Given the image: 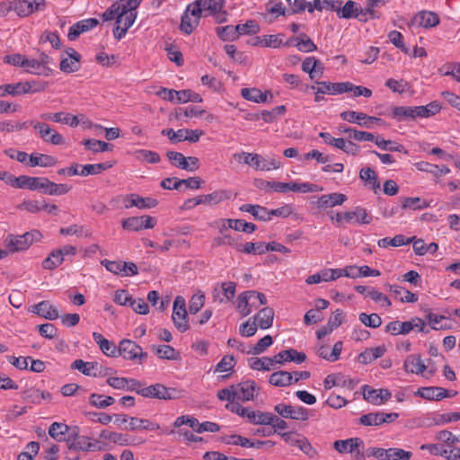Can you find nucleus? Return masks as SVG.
<instances>
[{
	"label": "nucleus",
	"instance_id": "nucleus-45",
	"mask_svg": "<svg viewBox=\"0 0 460 460\" xmlns=\"http://www.w3.org/2000/svg\"><path fill=\"white\" fill-rule=\"evenodd\" d=\"M267 247V243L263 242L259 243H252L248 242L244 245L239 243L236 245V251L239 252H243L247 254H263L267 252L265 248Z\"/></svg>",
	"mask_w": 460,
	"mask_h": 460
},
{
	"label": "nucleus",
	"instance_id": "nucleus-17",
	"mask_svg": "<svg viewBox=\"0 0 460 460\" xmlns=\"http://www.w3.org/2000/svg\"><path fill=\"white\" fill-rule=\"evenodd\" d=\"M99 24L96 18H89L77 22L69 29L67 38L69 40H75L81 33L88 31Z\"/></svg>",
	"mask_w": 460,
	"mask_h": 460
},
{
	"label": "nucleus",
	"instance_id": "nucleus-36",
	"mask_svg": "<svg viewBox=\"0 0 460 460\" xmlns=\"http://www.w3.org/2000/svg\"><path fill=\"white\" fill-rule=\"evenodd\" d=\"M386 352L385 345L377 346L376 348L366 349L363 352L358 355V361L361 364L367 365L374 360L383 357Z\"/></svg>",
	"mask_w": 460,
	"mask_h": 460
},
{
	"label": "nucleus",
	"instance_id": "nucleus-60",
	"mask_svg": "<svg viewBox=\"0 0 460 460\" xmlns=\"http://www.w3.org/2000/svg\"><path fill=\"white\" fill-rule=\"evenodd\" d=\"M64 261V258H62V253L60 251L54 250L49 255L43 260L42 267L45 270H54Z\"/></svg>",
	"mask_w": 460,
	"mask_h": 460
},
{
	"label": "nucleus",
	"instance_id": "nucleus-11",
	"mask_svg": "<svg viewBox=\"0 0 460 460\" xmlns=\"http://www.w3.org/2000/svg\"><path fill=\"white\" fill-rule=\"evenodd\" d=\"M33 128L38 131L41 139L46 143H50L52 145H63L65 143V139L61 134L54 130L44 122H31Z\"/></svg>",
	"mask_w": 460,
	"mask_h": 460
},
{
	"label": "nucleus",
	"instance_id": "nucleus-55",
	"mask_svg": "<svg viewBox=\"0 0 460 460\" xmlns=\"http://www.w3.org/2000/svg\"><path fill=\"white\" fill-rule=\"evenodd\" d=\"M359 7V4L352 0H349L345 3V4L341 7L340 6L337 11V15L339 18L343 19H350L357 16L356 13Z\"/></svg>",
	"mask_w": 460,
	"mask_h": 460
},
{
	"label": "nucleus",
	"instance_id": "nucleus-58",
	"mask_svg": "<svg viewBox=\"0 0 460 460\" xmlns=\"http://www.w3.org/2000/svg\"><path fill=\"white\" fill-rule=\"evenodd\" d=\"M295 40L296 47L302 52H312L317 49V46L305 33L299 34Z\"/></svg>",
	"mask_w": 460,
	"mask_h": 460
},
{
	"label": "nucleus",
	"instance_id": "nucleus-19",
	"mask_svg": "<svg viewBox=\"0 0 460 460\" xmlns=\"http://www.w3.org/2000/svg\"><path fill=\"white\" fill-rule=\"evenodd\" d=\"M199 205L215 206L220 202L231 198V191L226 190H217L212 193L198 196Z\"/></svg>",
	"mask_w": 460,
	"mask_h": 460
},
{
	"label": "nucleus",
	"instance_id": "nucleus-5",
	"mask_svg": "<svg viewBox=\"0 0 460 460\" xmlns=\"http://www.w3.org/2000/svg\"><path fill=\"white\" fill-rule=\"evenodd\" d=\"M140 395L146 398L173 400L180 397V392L175 388L166 387L163 384H155L144 387L140 391Z\"/></svg>",
	"mask_w": 460,
	"mask_h": 460
},
{
	"label": "nucleus",
	"instance_id": "nucleus-49",
	"mask_svg": "<svg viewBox=\"0 0 460 460\" xmlns=\"http://www.w3.org/2000/svg\"><path fill=\"white\" fill-rule=\"evenodd\" d=\"M129 430H135L137 429H143L146 430H155L159 429L160 426L157 423L152 422L146 419H139L136 417H131L129 419L128 427L126 428Z\"/></svg>",
	"mask_w": 460,
	"mask_h": 460
},
{
	"label": "nucleus",
	"instance_id": "nucleus-63",
	"mask_svg": "<svg viewBox=\"0 0 460 460\" xmlns=\"http://www.w3.org/2000/svg\"><path fill=\"white\" fill-rule=\"evenodd\" d=\"M376 145L382 150L408 154V151L404 148L402 145L395 143L392 140H385L380 138L379 137H376Z\"/></svg>",
	"mask_w": 460,
	"mask_h": 460
},
{
	"label": "nucleus",
	"instance_id": "nucleus-34",
	"mask_svg": "<svg viewBox=\"0 0 460 460\" xmlns=\"http://www.w3.org/2000/svg\"><path fill=\"white\" fill-rule=\"evenodd\" d=\"M319 85L317 88V93H328V94H341L346 91V82L341 83H332L327 81L316 82Z\"/></svg>",
	"mask_w": 460,
	"mask_h": 460
},
{
	"label": "nucleus",
	"instance_id": "nucleus-14",
	"mask_svg": "<svg viewBox=\"0 0 460 460\" xmlns=\"http://www.w3.org/2000/svg\"><path fill=\"white\" fill-rule=\"evenodd\" d=\"M125 208L137 207L138 208H153L158 205V200L150 197L143 198L137 194H128L123 197Z\"/></svg>",
	"mask_w": 460,
	"mask_h": 460
},
{
	"label": "nucleus",
	"instance_id": "nucleus-7",
	"mask_svg": "<svg viewBox=\"0 0 460 460\" xmlns=\"http://www.w3.org/2000/svg\"><path fill=\"white\" fill-rule=\"evenodd\" d=\"M172 318L175 327L181 332H184L189 329L188 313L186 310L185 300L180 296H176L173 302Z\"/></svg>",
	"mask_w": 460,
	"mask_h": 460
},
{
	"label": "nucleus",
	"instance_id": "nucleus-8",
	"mask_svg": "<svg viewBox=\"0 0 460 460\" xmlns=\"http://www.w3.org/2000/svg\"><path fill=\"white\" fill-rule=\"evenodd\" d=\"M274 411L285 419L305 421L309 418L308 409L303 406L279 403L274 407Z\"/></svg>",
	"mask_w": 460,
	"mask_h": 460
},
{
	"label": "nucleus",
	"instance_id": "nucleus-59",
	"mask_svg": "<svg viewBox=\"0 0 460 460\" xmlns=\"http://www.w3.org/2000/svg\"><path fill=\"white\" fill-rule=\"evenodd\" d=\"M153 351L163 359L174 360L177 359L178 352L170 345L152 346Z\"/></svg>",
	"mask_w": 460,
	"mask_h": 460
},
{
	"label": "nucleus",
	"instance_id": "nucleus-24",
	"mask_svg": "<svg viewBox=\"0 0 460 460\" xmlns=\"http://www.w3.org/2000/svg\"><path fill=\"white\" fill-rule=\"evenodd\" d=\"M306 359V355L304 352H299L295 349L281 350L275 355V363L283 364L287 361H292L300 364Z\"/></svg>",
	"mask_w": 460,
	"mask_h": 460
},
{
	"label": "nucleus",
	"instance_id": "nucleus-22",
	"mask_svg": "<svg viewBox=\"0 0 460 460\" xmlns=\"http://www.w3.org/2000/svg\"><path fill=\"white\" fill-rule=\"evenodd\" d=\"M236 291V284L234 282H223L221 284V288L219 289L216 287L213 290V297L215 300H218L220 303H223L225 300L230 301L235 296Z\"/></svg>",
	"mask_w": 460,
	"mask_h": 460
},
{
	"label": "nucleus",
	"instance_id": "nucleus-41",
	"mask_svg": "<svg viewBox=\"0 0 460 460\" xmlns=\"http://www.w3.org/2000/svg\"><path fill=\"white\" fill-rule=\"evenodd\" d=\"M46 177H31L22 175L21 189H29L31 190H40L43 193Z\"/></svg>",
	"mask_w": 460,
	"mask_h": 460
},
{
	"label": "nucleus",
	"instance_id": "nucleus-46",
	"mask_svg": "<svg viewBox=\"0 0 460 460\" xmlns=\"http://www.w3.org/2000/svg\"><path fill=\"white\" fill-rule=\"evenodd\" d=\"M412 331V323L410 322L393 321L385 326V332L393 335L408 334Z\"/></svg>",
	"mask_w": 460,
	"mask_h": 460
},
{
	"label": "nucleus",
	"instance_id": "nucleus-12",
	"mask_svg": "<svg viewBox=\"0 0 460 460\" xmlns=\"http://www.w3.org/2000/svg\"><path fill=\"white\" fill-rule=\"evenodd\" d=\"M363 398L374 405H381L387 402L392 394L387 389H374L367 385H363Z\"/></svg>",
	"mask_w": 460,
	"mask_h": 460
},
{
	"label": "nucleus",
	"instance_id": "nucleus-57",
	"mask_svg": "<svg viewBox=\"0 0 460 460\" xmlns=\"http://www.w3.org/2000/svg\"><path fill=\"white\" fill-rule=\"evenodd\" d=\"M112 164L106 162V163H101V164H85L82 166V169L80 170V175L81 176H87V175H95L99 174L102 172L111 168Z\"/></svg>",
	"mask_w": 460,
	"mask_h": 460
},
{
	"label": "nucleus",
	"instance_id": "nucleus-56",
	"mask_svg": "<svg viewBox=\"0 0 460 460\" xmlns=\"http://www.w3.org/2000/svg\"><path fill=\"white\" fill-rule=\"evenodd\" d=\"M81 55L76 54L74 59L69 58H63L59 64V68L62 72L70 74L78 71L80 68Z\"/></svg>",
	"mask_w": 460,
	"mask_h": 460
},
{
	"label": "nucleus",
	"instance_id": "nucleus-39",
	"mask_svg": "<svg viewBox=\"0 0 460 460\" xmlns=\"http://www.w3.org/2000/svg\"><path fill=\"white\" fill-rule=\"evenodd\" d=\"M353 219L358 224H370L372 222V217L362 207H357L355 210L344 213V220L346 222L350 223Z\"/></svg>",
	"mask_w": 460,
	"mask_h": 460
},
{
	"label": "nucleus",
	"instance_id": "nucleus-3",
	"mask_svg": "<svg viewBox=\"0 0 460 460\" xmlns=\"http://www.w3.org/2000/svg\"><path fill=\"white\" fill-rule=\"evenodd\" d=\"M226 4L225 0H196L187 6V12L192 16H208L221 11Z\"/></svg>",
	"mask_w": 460,
	"mask_h": 460
},
{
	"label": "nucleus",
	"instance_id": "nucleus-43",
	"mask_svg": "<svg viewBox=\"0 0 460 460\" xmlns=\"http://www.w3.org/2000/svg\"><path fill=\"white\" fill-rule=\"evenodd\" d=\"M239 209L243 212L252 214V216L256 220L269 221L268 209L265 207L260 205L243 204L239 208Z\"/></svg>",
	"mask_w": 460,
	"mask_h": 460
},
{
	"label": "nucleus",
	"instance_id": "nucleus-64",
	"mask_svg": "<svg viewBox=\"0 0 460 460\" xmlns=\"http://www.w3.org/2000/svg\"><path fill=\"white\" fill-rule=\"evenodd\" d=\"M69 430L66 424L60 422H54L49 429V435L57 441L65 440V435Z\"/></svg>",
	"mask_w": 460,
	"mask_h": 460
},
{
	"label": "nucleus",
	"instance_id": "nucleus-47",
	"mask_svg": "<svg viewBox=\"0 0 460 460\" xmlns=\"http://www.w3.org/2000/svg\"><path fill=\"white\" fill-rule=\"evenodd\" d=\"M71 189L72 187L67 184H58L46 178L43 193L48 195L59 196L66 194Z\"/></svg>",
	"mask_w": 460,
	"mask_h": 460
},
{
	"label": "nucleus",
	"instance_id": "nucleus-28",
	"mask_svg": "<svg viewBox=\"0 0 460 460\" xmlns=\"http://www.w3.org/2000/svg\"><path fill=\"white\" fill-rule=\"evenodd\" d=\"M363 447V440L359 438H351L345 440H336L333 447L339 453H353L358 447Z\"/></svg>",
	"mask_w": 460,
	"mask_h": 460
},
{
	"label": "nucleus",
	"instance_id": "nucleus-2",
	"mask_svg": "<svg viewBox=\"0 0 460 460\" xmlns=\"http://www.w3.org/2000/svg\"><path fill=\"white\" fill-rule=\"evenodd\" d=\"M234 158L241 163L242 161L253 167L256 170L270 171L271 169H279L281 165L280 162L276 159L267 161L261 155L254 153L241 152L234 155Z\"/></svg>",
	"mask_w": 460,
	"mask_h": 460
},
{
	"label": "nucleus",
	"instance_id": "nucleus-16",
	"mask_svg": "<svg viewBox=\"0 0 460 460\" xmlns=\"http://www.w3.org/2000/svg\"><path fill=\"white\" fill-rule=\"evenodd\" d=\"M66 440L69 443V448L72 449L84 451L93 450L95 448L98 450L102 449L101 447H96L97 441L93 443L90 441V438L86 436H79L77 432H74L69 435Z\"/></svg>",
	"mask_w": 460,
	"mask_h": 460
},
{
	"label": "nucleus",
	"instance_id": "nucleus-30",
	"mask_svg": "<svg viewBox=\"0 0 460 460\" xmlns=\"http://www.w3.org/2000/svg\"><path fill=\"white\" fill-rule=\"evenodd\" d=\"M94 341L99 345L100 349L108 357L116 358L118 352V347L113 341H110L103 337L102 333L94 332L93 333Z\"/></svg>",
	"mask_w": 460,
	"mask_h": 460
},
{
	"label": "nucleus",
	"instance_id": "nucleus-21",
	"mask_svg": "<svg viewBox=\"0 0 460 460\" xmlns=\"http://www.w3.org/2000/svg\"><path fill=\"white\" fill-rule=\"evenodd\" d=\"M31 311L48 320H56L59 317L58 309L45 300L33 305Z\"/></svg>",
	"mask_w": 460,
	"mask_h": 460
},
{
	"label": "nucleus",
	"instance_id": "nucleus-15",
	"mask_svg": "<svg viewBox=\"0 0 460 460\" xmlns=\"http://www.w3.org/2000/svg\"><path fill=\"white\" fill-rule=\"evenodd\" d=\"M440 22L439 16L430 11H420L411 19V24L418 27L432 28L437 26Z\"/></svg>",
	"mask_w": 460,
	"mask_h": 460
},
{
	"label": "nucleus",
	"instance_id": "nucleus-9",
	"mask_svg": "<svg viewBox=\"0 0 460 460\" xmlns=\"http://www.w3.org/2000/svg\"><path fill=\"white\" fill-rule=\"evenodd\" d=\"M156 225V219L153 217L144 215L140 217H130L122 220V227L128 231H140L152 229Z\"/></svg>",
	"mask_w": 460,
	"mask_h": 460
},
{
	"label": "nucleus",
	"instance_id": "nucleus-48",
	"mask_svg": "<svg viewBox=\"0 0 460 460\" xmlns=\"http://www.w3.org/2000/svg\"><path fill=\"white\" fill-rule=\"evenodd\" d=\"M189 13H190V12H187L186 9L181 16V22L180 25V30L187 35H190L193 32V31L199 25V20L201 18V16H194V19L192 20Z\"/></svg>",
	"mask_w": 460,
	"mask_h": 460
},
{
	"label": "nucleus",
	"instance_id": "nucleus-42",
	"mask_svg": "<svg viewBox=\"0 0 460 460\" xmlns=\"http://www.w3.org/2000/svg\"><path fill=\"white\" fill-rule=\"evenodd\" d=\"M269 382L275 386H288L293 383V374L284 370L277 371L270 376Z\"/></svg>",
	"mask_w": 460,
	"mask_h": 460
},
{
	"label": "nucleus",
	"instance_id": "nucleus-4",
	"mask_svg": "<svg viewBox=\"0 0 460 460\" xmlns=\"http://www.w3.org/2000/svg\"><path fill=\"white\" fill-rule=\"evenodd\" d=\"M118 356H121L127 360L136 361L138 364H141L148 357L147 353L143 352L142 348L138 344L128 339H124L119 343Z\"/></svg>",
	"mask_w": 460,
	"mask_h": 460
},
{
	"label": "nucleus",
	"instance_id": "nucleus-40",
	"mask_svg": "<svg viewBox=\"0 0 460 460\" xmlns=\"http://www.w3.org/2000/svg\"><path fill=\"white\" fill-rule=\"evenodd\" d=\"M30 166L52 167L58 164L55 156L45 154H31L29 156Z\"/></svg>",
	"mask_w": 460,
	"mask_h": 460
},
{
	"label": "nucleus",
	"instance_id": "nucleus-20",
	"mask_svg": "<svg viewBox=\"0 0 460 460\" xmlns=\"http://www.w3.org/2000/svg\"><path fill=\"white\" fill-rule=\"evenodd\" d=\"M72 369H77L82 374L89 376H98L102 374V366L98 362H85L83 359H76L71 365Z\"/></svg>",
	"mask_w": 460,
	"mask_h": 460
},
{
	"label": "nucleus",
	"instance_id": "nucleus-25",
	"mask_svg": "<svg viewBox=\"0 0 460 460\" xmlns=\"http://www.w3.org/2000/svg\"><path fill=\"white\" fill-rule=\"evenodd\" d=\"M42 120H52L54 122H60L63 124L69 125L71 127H76L79 124V120L76 116H72L66 112H56V113H42L40 115Z\"/></svg>",
	"mask_w": 460,
	"mask_h": 460
},
{
	"label": "nucleus",
	"instance_id": "nucleus-33",
	"mask_svg": "<svg viewBox=\"0 0 460 460\" xmlns=\"http://www.w3.org/2000/svg\"><path fill=\"white\" fill-rule=\"evenodd\" d=\"M442 109L438 101L429 102L425 106H413L415 119L418 118H429L438 114Z\"/></svg>",
	"mask_w": 460,
	"mask_h": 460
},
{
	"label": "nucleus",
	"instance_id": "nucleus-26",
	"mask_svg": "<svg viewBox=\"0 0 460 460\" xmlns=\"http://www.w3.org/2000/svg\"><path fill=\"white\" fill-rule=\"evenodd\" d=\"M100 437L104 439H109L110 441L118 444L119 446H128V445H136L142 443V441H136L135 438H132L128 434L117 433L108 430H102L100 434Z\"/></svg>",
	"mask_w": 460,
	"mask_h": 460
},
{
	"label": "nucleus",
	"instance_id": "nucleus-52",
	"mask_svg": "<svg viewBox=\"0 0 460 460\" xmlns=\"http://www.w3.org/2000/svg\"><path fill=\"white\" fill-rule=\"evenodd\" d=\"M13 10L20 17H27L31 14V7L29 0H16L10 3L6 11Z\"/></svg>",
	"mask_w": 460,
	"mask_h": 460
},
{
	"label": "nucleus",
	"instance_id": "nucleus-35",
	"mask_svg": "<svg viewBox=\"0 0 460 460\" xmlns=\"http://www.w3.org/2000/svg\"><path fill=\"white\" fill-rule=\"evenodd\" d=\"M387 287L394 297L402 303H414L418 300L417 295L401 286L388 284Z\"/></svg>",
	"mask_w": 460,
	"mask_h": 460
},
{
	"label": "nucleus",
	"instance_id": "nucleus-37",
	"mask_svg": "<svg viewBox=\"0 0 460 460\" xmlns=\"http://www.w3.org/2000/svg\"><path fill=\"white\" fill-rule=\"evenodd\" d=\"M279 435L281 436L285 442L292 446L298 447L299 449L302 450L306 455H310V452L313 450V447L311 446L308 439L305 437H302L301 438H294L292 432H283L279 433Z\"/></svg>",
	"mask_w": 460,
	"mask_h": 460
},
{
	"label": "nucleus",
	"instance_id": "nucleus-31",
	"mask_svg": "<svg viewBox=\"0 0 460 460\" xmlns=\"http://www.w3.org/2000/svg\"><path fill=\"white\" fill-rule=\"evenodd\" d=\"M255 321L257 326L265 330L272 326L274 319V310L266 306L259 311V313L252 318Z\"/></svg>",
	"mask_w": 460,
	"mask_h": 460
},
{
	"label": "nucleus",
	"instance_id": "nucleus-13",
	"mask_svg": "<svg viewBox=\"0 0 460 460\" xmlns=\"http://www.w3.org/2000/svg\"><path fill=\"white\" fill-rule=\"evenodd\" d=\"M46 88L47 84H42L32 89L31 83L29 81L4 84L5 95L11 94L13 96L20 95L22 93L43 92L46 90Z\"/></svg>",
	"mask_w": 460,
	"mask_h": 460
},
{
	"label": "nucleus",
	"instance_id": "nucleus-44",
	"mask_svg": "<svg viewBox=\"0 0 460 460\" xmlns=\"http://www.w3.org/2000/svg\"><path fill=\"white\" fill-rule=\"evenodd\" d=\"M414 239V236L405 238V236L402 234H396L394 238L385 237L378 240L377 244L381 248H387L388 246L399 247L411 243Z\"/></svg>",
	"mask_w": 460,
	"mask_h": 460
},
{
	"label": "nucleus",
	"instance_id": "nucleus-53",
	"mask_svg": "<svg viewBox=\"0 0 460 460\" xmlns=\"http://www.w3.org/2000/svg\"><path fill=\"white\" fill-rule=\"evenodd\" d=\"M279 35H264L262 38L256 37L251 42L252 45H261L262 47L278 48L282 44Z\"/></svg>",
	"mask_w": 460,
	"mask_h": 460
},
{
	"label": "nucleus",
	"instance_id": "nucleus-27",
	"mask_svg": "<svg viewBox=\"0 0 460 460\" xmlns=\"http://www.w3.org/2000/svg\"><path fill=\"white\" fill-rule=\"evenodd\" d=\"M347 200V196L342 193H331L322 195L316 204L319 208H332L335 206L342 205Z\"/></svg>",
	"mask_w": 460,
	"mask_h": 460
},
{
	"label": "nucleus",
	"instance_id": "nucleus-50",
	"mask_svg": "<svg viewBox=\"0 0 460 460\" xmlns=\"http://www.w3.org/2000/svg\"><path fill=\"white\" fill-rule=\"evenodd\" d=\"M392 117L397 121L415 120L413 106H396L392 110Z\"/></svg>",
	"mask_w": 460,
	"mask_h": 460
},
{
	"label": "nucleus",
	"instance_id": "nucleus-1",
	"mask_svg": "<svg viewBox=\"0 0 460 460\" xmlns=\"http://www.w3.org/2000/svg\"><path fill=\"white\" fill-rule=\"evenodd\" d=\"M42 234L38 230L26 232L23 234H10L4 239V245L9 252L14 253L26 251L34 242L40 240Z\"/></svg>",
	"mask_w": 460,
	"mask_h": 460
},
{
	"label": "nucleus",
	"instance_id": "nucleus-18",
	"mask_svg": "<svg viewBox=\"0 0 460 460\" xmlns=\"http://www.w3.org/2000/svg\"><path fill=\"white\" fill-rule=\"evenodd\" d=\"M256 389H258V386L253 380H247L234 385L236 400L242 402L252 400Z\"/></svg>",
	"mask_w": 460,
	"mask_h": 460
},
{
	"label": "nucleus",
	"instance_id": "nucleus-32",
	"mask_svg": "<svg viewBox=\"0 0 460 460\" xmlns=\"http://www.w3.org/2000/svg\"><path fill=\"white\" fill-rule=\"evenodd\" d=\"M403 367L406 372L412 374H422L427 369V366L418 354L409 355L404 361Z\"/></svg>",
	"mask_w": 460,
	"mask_h": 460
},
{
	"label": "nucleus",
	"instance_id": "nucleus-29",
	"mask_svg": "<svg viewBox=\"0 0 460 460\" xmlns=\"http://www.w3.org/2000/svg\"><path fill=\"white\" fill-rule=\"evenodd\" d=\"M251 294H254V290L244 291L238 296L237 309L243 316L249 315L252 308H258V305L250 304V301L252 300Z\"/></svg>",
	"mask_w": 460,
	"mask_h": 460
},
{
	"label": "nucleus",
	"instance_id": "nucleus-38",
	"mask_svg": "<svg viewBox=\"0 0 460 460\" xmlns=\"http://www.w3.org/2000/svg\"><path fill=\"white\" fill-rule=\"evenodd\" d=\"M359 179L369 186L375 193L380 189V182L376 172L370 167H364L359 171Z\"/></svg>",
	"mask_w": 460,
	"mask_h": 460
},
{
	"label": "nucleus",
	"instance_id": "nucleus-54",
	"mask_svg": "<svg viewBox=\"0 0 460 460\" xmlns=\"http://www.w3.org/2000/svg\"><path fill=\"white\" fill-rule=\"evenodd\" d=\"M275 363V356L273 358L264 357L262 358H251L249 359V366L251 368L255 370H270L271 367Z\"/></svg>",
	"mask_w": 460,
	"mask_h": 460
},
{
	"label": "nucleus",
	"instance_id": "nucleus-10",
	"mask_svg": "<svg viewBox=\"0 0 460 460\" xmlns=\"http://www.w3.org/2000/svg\"><path fill=\"white\" fill-rule=\"evenodd\" d=\"M203 181L199 177H190L188 179H178L176 177H167L161 181V187L164 190H180L181 185H185L191 190L201 188Z\"/></svg>",
	"mask_w": 460,
	"mask_h": 460
},
{
	"label": "nucleus",
	"instance_id": "nucleus-62",
	"mask_svg": "<svg viewBox=\"0 0 460 460\" xmlns=\"http://www.w3.org/2000/svg\"><path fill=\"white\" fill-rule=\"evenodd\" d=\"M417 166L420 171L430 172L435 176L446 175L450 172V169L447 165H442L440 167L427 162H421L419 163Z\"/></svg>",
	"mask_w": 460,
	"mask_h": 460
},
{
	"label": "nucleus",
	"instance_id": "nucleus-61",
	"mask_svg": "<svg viewBox=\"0 0 460 460\" xmlns=\"http://www.w3.org/2000/svg\"><path fill=\"white\" fill-rule=\"evenodd\" d=\"M412 243L413 251L418 255H424L427 252L435 253L438 249V243H430L429 245H426L422 239L415 238Z\"/></svg>",
	"mask_w": 460,
	"mask_h": 460
},
{
	"label": "nucleus",
	"instance_id": "nucleus-6",
	"mask_svg": "<svg viewBox=\"0 0 460 460\" xmlns=\"http://www.w3.org/2000/svg\"><path fill=\"white\" fill-rule=\"evenodd\" d=\"M340 117L349 123H357L361 127L369 128L372 123L377 125H385V120L380 118L368 116L363 112H358L354 111H346L340 114Z\"/></svg>",
	"mask_w": 460,
	"mask_h": 460
},
{
	"label": "nucleus",
	"instance_id": "nucleus-51",
	"mask_svg": "<svg viewBox=\"0 0 460 460\" xmlns=\"http://www.w3.org/2000/svg\"><path fill=\"white\" fill-rule=\"evenodd\" d=\"M227 222V227H230L231 229H234L235 231L243 232L252 234L256 229L257 226L253 223L246 222L243 219H226Z\"/></svg>",
	"mask_w": 460,
	"mask_h": 460
},
{
	"label": "nucleus",
	"instance_id": "nucleus-23",
	"mask_svg": "<svg viewBox=\"0 0 460 460\" xmlns=\"http://www.w3.org/2000/svg\"><path fill=\"white\" fill-rule=\"evenodd\" d=\"M415 395L429 401H440L447 398V389L439 386L420 387L415 392Z\"/></svg>",
	"mask_w": 460,
	"mask_h": 460
}]
</instances>
